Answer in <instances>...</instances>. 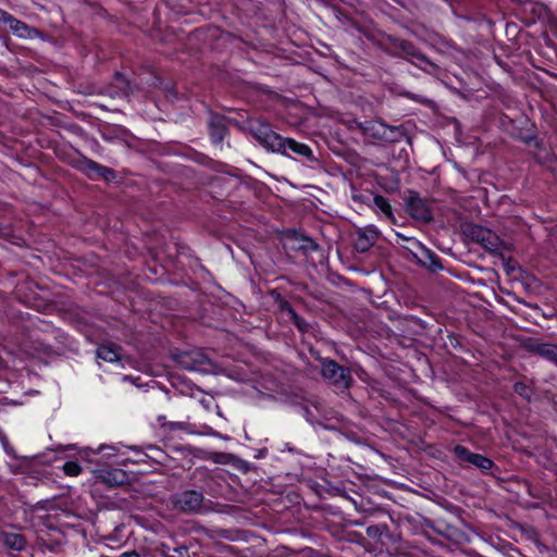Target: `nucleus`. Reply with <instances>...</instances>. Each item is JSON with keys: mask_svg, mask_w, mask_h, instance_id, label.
I'll return each instance as SVG.
<instances>
[{"mask_svg": "<svg viewBox=\"0 0 557 557\" xmlns=\"http://www.w3.org/2000/svg\"><path fill=\"white\" fill-rule=\"evenodd\" d=\"M256 139L268 150L286 154L292 151L308 160H313V152L309 146L298 143L292 138H284L274 133L270 125L264 122H258L251 126Z\"/></svg>", "mask_w": 557, "mask_h": 557, "instance_id": "nucleus-1", "label": "nucleus"}, {"mask_svg": "<svg viewBox=\"0 0 557 557\" xmlns=\"http://www.w3.org/2000/svg\"><path fill=\"white\" fill-rule=\"evenodd\" d=\"M181 366L190 371L214 373L215 366L200 351L184 354L180 359Z\"/></svg>", "mask_w": 557, "mask_h": 557, "instance_id": "nucleus-2", "label": "nucleus"}, {"mask_svg": "<svg viewBox=\"0 0 557 557\" xmlns=\"http://www.w3.org/2000/svg\"><path fill=\"white\" fill-rule=\"evenodd\" d=\"M467 232L473 240L480 243L485 249L494 251L499 248L500 239L491 230L481 225H471Z\"/></svg>", "mask_w": 557, "mask_h": 557, "instance_id": "nucleus-3", "label": "nucleus"}, {"mask_svg": "<svg viewBox=\"0 0 557 557\" xmlns=\"http://www.w3.org/2000/svg\"><path fill=\"white\" fill-rule=\"evenodd\" d=\"M322 374L338 387L347 388L349 386L350 376L348 371L334 361L329 360L323 362Z\"/></svg>", "mask_w": 557, "mask_h": 557, "instance_id": "nucleus-4", "label": "nucleus"}, {"mask_svg": "<svg viewBox=\"0 0 557 557\" xmlns=\"http://www.w3.org/2000/svg\"><path fill=\"white\" fill-rule=\"evenodd\" d=\"M410 214L421 221H429L431 213L421 199H411L408 203Z\"/></svg>", "mask_w": 557, "mask_h": 557, "instance_id": "nucleus-5", "label": "nucleus"}, {"mask_svg": "<svg viewBox=\"0 0 557 557\" xmlns=\"http://www.w3.org/2000/svg\"><path fill=\"white\" fill-rule=\"evenodd\" d=\"M202 502V495L195 491L186 492L180 499L181 506L185 510H196L200 507Z\"/></svg>", "mask_w": 557, "mask_h": 557, "instance_id": "nucleus-6", "label": "nucleus"}, {"mask_svg": "<svg viewBox=\"0 0 557 557\" xmlns=\"http://www.w3.org/2000/svg\"><path fill=\"white\" fill-rule=\"evenodd\" d=\"M97 356L107 362H115L120 359V351L113 345H101L97 350Z\"/></svg>", "mask_w": 557, "mask_h": 557, "instance_id": "nucleus-7", "label": "nucleus"}, {"mask_svg": "<svg viewBox=\"0 0 557 557\" xmlns=\"http://www.w3.org/2000/svg\"><path fill=\"white\" fill-rule=\"evenodd\" d=\"M10 28L16 36L21 38H32L35 34L34 29L16 20L10 21Z\"/></svg>", "mask_w": 557, "mask_h": 557, "instance_id": "nucleus-8", "label": "nucleus"}, {"mask_svg": "<svg viewBox=\"0 0 557 557\" xmlns=\"http://www.w3.org/2000/svg\"><path fill=\"white\" fill-rule=\"evenodd\" d=\"M88 169L96 175L102 176L107 181H110L114 177V174L110 169L100 166L94 162L88 163Z\"/></svg>", "mask_w": 557, "mask_h": 557, "instance_id": "nucleus-9", "label": "nucleus"}, {"mask_svg": "<svg viewBox=\"0 0 557 557\" xmlns=\"http://www.w3.org/2000/svg\"><path fill=\"white\" fill-rule=\"evenodd\" d=\"M373 239V233H371L370 235H361L356 242V248L360 251H366L370 247V245H372Z\"/></svg>", "mask_w": 557, "mask_h": 557, "instance_id": "nucleus-10", "label": "nucleus"}, {"mask_svg": "<svg viewBox=\"0 0 557 557\" xmlns=\"http://www.w3.org/2000/svg\"><path fill=\"white\" fill-rule=\"evenodd\" d=\"M373 203L381 212H383L387 216L392 214L389 203L382 196H375L373 198Z\"/></svg>", "mask_w": 557, "mask_h": 557, "instance_id": "nucleus-11", "label": "nucleus"}, {"mask_svg": "<svg viewBox=\"0 0 557 557\" xmlns=\"http://www.w3.org/2000/svg\"><path fill=\"white\" fill-rule=\"evenodd\" d=\"M62 468L64 473L70 476H77L82 472V467L76 461H67Z\"/></svg>", "mask_w": 557, "mask_h": 557, "instance_id": "nucleus-12", "label": "nucleus"}, {"mask_svg": "<svg viewBox=\"0 0 557 557\" xmlns=\"http://www.w3.org/2000/svg\"><path fill=\"white\" fill-rule=\"evenodd\" d=\"M470 463H472L483 470H487L492 467V461L488 458H485V457H483L481 455H476V454L472 457V460L470 461Z\"/></svg>", "mask_w": 557, "mask_h": 557, "instance_id": "nucleus-13", "label": "nucleus"}, {"mask_svg": "<svg viewBox=\"0 0 557 557\" xmlns=\"http://www.w3.org/2000/svg\"><path fill=\"white\" fill-rule=\"evenodd\" d=\"M455 454L460 460L468 461V462H470L472 460V457L475 455V454L468 451L465 447H461V446L455 447Z\"/></svg>", "mask_w": 557, "mask_h": 557, "instance_id": "nucleus-14", "label": "nucleus"}, {"mask_svg": "<svg viewBox=\"0 0 557 557\" xmlns=\"http://www.w3.org/2000/svg\"><path fill=\"white\" fill-rule=\"evenodd\" d=\"M541 354L543 356L547 357L548 359H552L557 362V347L556 346H552V345L544 346L541 349Z\"/></svg>", "mask_w": 557, "mask_h": 557, "instance_id": "nucleus-15", "label": "nucleus"}, {"mask_svg": "<svg viewBox=\"0 0 557 557\" xmlns=\"http://www.w3.org/2000/svg\"><path fill=\"white\" fill-rule=\"evenodd\" d=\"M283 311H285L287 313V315L293 319L296 323V325L300 329V330H304L305 329V324L299 320V318L296 315L295 311L287 305H284L283 306Z\"/></svg>", "mask_w": 557, "mask_h": 557, "instance_id": "nucleus-16", "label": "nucleus"}, {"mask_svg": "<svg viewBox=\"0 0 557 557\" xmlns=\"http://www.w3.org/2000/svg\"><path fill=\"white\" fill-rule=\"evenodd\" d=\"M8 543L10 546H12L13 548H15L17 550L22 549L25 544L23 537L20 535L12 536V540H9Z\"/></svg>", "mask_w": 557, "mask_h": 557, "instance_id": "nucleus-17", "label": "nucleus"}, {"mask_svg": "<svg viewBox=\"0 0 557 557\" xmlns=\"http://www.w3.org/2000/svg\"><path fill=\"white\" fill-rule=\"evenodd\" d=\"M103 450H107V453H104V456L107 458H111V457L115 456V451L117 449L115 447H113V446H101L99 448V451H103Z\"/></svg>", "mask_w": 557, "mask_h": 557, "instance_id": "nucleus-18", "label": "nucleus"}, {"mask_svg": "<svg viewBox=\"0 0 557 557\" xmlns=\"http://www.w3.org/2000/svg\"><path fill=\"white\" fill-rule=\"evenodd\" d=\"M515 391L524 397H529V393L527 392L525 386L521 383H517L515 385Z\"/></svg>", "mask_w": 557, "mask_h": 557, "instance_id": "nucleus-19", "label": "nucleus"}, {"mask_svg": "<svg viewBox=\"0 0 557 557\" xmlns=\"http://www.w3.org/2000/svg\"><path fill=\"white\" fill-rule=\"evenodd\" d=\"M216 137H218V139H219V140H220V139H222V134H221V133H219V134L216 135Z\"/></svg>", "mask_w": 557, "mask_h": 557, "instance_id": "nucleus-20", "label": "nucleus"}]
</instances>
